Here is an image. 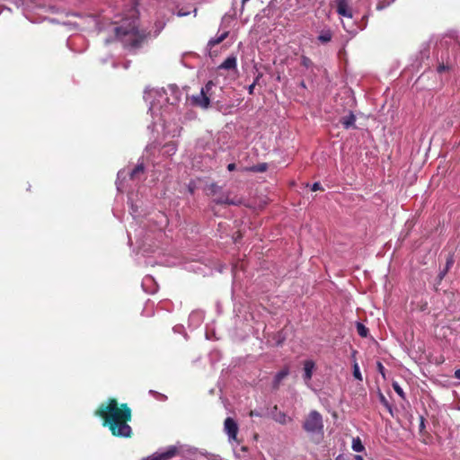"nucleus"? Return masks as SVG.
Segmentation results:
<instances>
[{
	"mask_svg": "<svg viewBox=\"0 0 460 460\" xmlns=\"http://www.w3.org/2000/svg\"><path fill=\"white\" fill-rule=\"evenodd\" d=\"M356 328L359 336L366 338L368 335V329L363 323H357Z\"/></svg>",
	"mask_w": 460,
	"mask_h": 460,
	"instance_id": "obj_20",
	"label": "nucleus"
},
{
	"mask_svg": "<svg viewBox=\"0 0 460 460\" xmlns=\"http://www.w3.org/2000/svg\"><path fill=\"white\" fill-rule=\"evenodd\" d=\"M303 429L307 433L323 435V420L322 414L317 411H311L303 422Z\"/></svg>",
	"mask_w": 460,
	"mask_h": 460,
	"instance_id": "obj_4",
	"label": "nucleus"
},
{
	"mask_svg": "<svg viewBox=\"0 0 460 460\" xmlns=\"http://www.w3.org/2000/svg\"><path fill=\"white\" fill-rule=\"evenodd\" d=\"M227 36H228V31H225L220 36H218L215 39H211L208 41V46L212 48V47L221 43L223 40H225V39H226Z\"/></svg>",
	"mask_w": 460,
	"mask_h": 460,
	"instance_id": "obj_16",
	"label": "nucleus"
},
{
	"mask_svg": "<svg viewBox=\"0 0 460 460\" xmlns=\"http://www.w3.org/2000/svg\"><path fill=\"white\" fill-rule=\"evenodd\" d=\"M455 377L460 379V369H456L455 371Z\"/></svg>",
	"mask_w": 460,
	"mask_h": 460,
	"instance_id": "obj_33",
	"label": "nucleus"
},
{
	"mask_svg": "<svg viewBox=\"0 0 460 460\" xmlns=\"http://www.w3.org/2000/svg\"><path fill=\"white\" fill-rule=\"evenodd\" d=\"M311 190L313 191H316V190H323L322 185L320 182H314L312 187H311Z\"/></svg>",
	"mask_w": 460,
	"mask_h": 460,
	"instance_id": "obj_28",
	"label": "nucleus"
},
{
	"mask_svg": "<svg viewBox=\"0 0 460 460\" xmlns=\"http://www.w3.org/2000/svg\"><path fill=\"white\" fill-rule=\"evenodd\" d=\"M249 415L251 417H253V416L260 417L261 416V414L259 412L255 411H251Z\"/></svg>",
	"mask_w": 460,
	"mask_h": 460,
	"instance_id": "obj_31",
	"label": "nucleus"
},
{
	"mask_svg": "<svg viewBox=\"0 0 460 460\" xmlns=\"http://www.w3.org/2000/svg\"><path fill=\"white\" fill-rule=\"evenodd\" d=\"M214 86L212 81H208L204 87L201 88L200 93L198 95L191 97V102L193 105L207 109L210 103V92Z\"/></svg>",
	"mask_w": 460,
	"mask_h": 460,
	"instance_id": "obj_5",
	"label": "nucleus"
},
{
	"mask_svg": "<svg viewBox=\"0 0 460 460\" xmlns=\"http://www.w3.org/2000/svg\"><path fill=\"white\" fill-rule=\"evenodd\" d=\"M437 70H438V73H443L445 71H448L449 70V66L445 65V64H440V65H438Z\"/></svg>",
	"mask_w": 460,
	"mask_h": 460,
	"instance_id": "obj_26",
	"label": "nucleus"
},
{
	"mask_svg": "<svg viewBox=\"0 0 460 460\" xmlns=\"http://www.w3.org/2000/svg\"><path fill=\"white\" fill-rule=\"evenodd\" d=\"M207 195L213 198V201L219 205H234L238 206L243 203V199L237 196L230 198L229 194L223 193L222 188L217 183H211L206 188Z\"/></svg>",
	"mask_w": 460,
	"mask_h": 460,
	"instance_id": "obj_3",
	"label": "nucleus"
},
{
	"mask_svg": "<svg viewBox=\"0 0 460 460\" xmlns=\"http://www.w3.org/2000/svg\"><path fill=\"white\" fill-rule=\"evenodd\" d=\"M145 167L143 164H137L130 172L129 177L131 180L138 179L139 175L143 174Z\"/></svg>",
	"mask_w": 460,
	"mask_h": 460,
	"instance_id": "obj_15",
	"label": "nucleus"
},
{
	"mask_svg": "<svg viewBox=\"0 0 460 460\" xmlns=\"http://www.w3.org/2000/svg\"><path fill=\"white\" fill-rule=\"evenodd\" d=\"M271 417L276 422L282 425H285L292 420V419L288 417L285 412L279 411L277 405H275L271 411Z\"/></svg>",
	"mask_w": 460,
	"mask_h": 460,
	"instance_id": "obj_10",
	"label": "nucleus"
},
{
	"mask_svg": "<svg viewBox=\"0 0 460 460\" xmlns=\"http://www.w3.org/2000/svg\"><path fill=\"white\" fill-rule=\"evenodd\" d=\"M249 0H242V8H243L244 4L248 2Z\"/></svg>",
	"mask_w": 460,
	"mask_h": 460,
	"instance_id": "obj_37",
	"label": "nucleus"
},
{
	"mask_svg": "<svg viewBox=\"0 0 460 460\" xmlns=\"http://www.w3.org/2000/svg\"><path fill=\"white\" fill-rule=\"evenodd\" d=\"M301 65L305 68H309L313 66V61L308 57L303 55L301 57Z\"/></svg>",
	"mask_w": 460,
	"mask_h": 460,
	"instance_id": "obj_23",
	"label": "nucleus"
},
{
	"mask_svg": "<svg viewBox=\"0 0 460 460\" xmlns=\"http://www.w3.org/2000/svg\"><path fill=\"white\" fill-rule=\"evenodd\" d=\"M377 370L383 376V377H385V367L383 366V364L381 362L377 363Z\"/></svg>",
	"mask_w": 460,
	"mask_h": 460,
	"instance_id": "obj_29",
	"label": "nucleus"
},
{
	"mask_svg": "<svg viewBox=\"0 0 460 460\" xmlns=\"http://www.w3.org/2000/svg\"><path fill=\"white\" fill-rule=\"evenodd\" d=\"M352 449L355 452H362L365 450V447L363 446L360 438L358 437L356 438H353L352 440Z\"/></svg>",
	"mask_w": 460,
	"mask_h": 460,
	"instance_id": "obj_17",
	"label": "nucleus"
},
{
	"mask_svg": "<svg viewBox=\"0 0 460 460\" xmlns=\"http://www.w3.org/2000/svg\"><path fill=\"white\" fill-rule=\"evenodd\" d=\"M354 458H355V460H364V459H363V456H359V455H356V456H354Z\"/></svg>",
	"mask_w": 460,
	"mask_h": 460,
	"instance_id": "obj_35",
	"label": "nucleus"
},
{
	"mask_svg": "<svg viewBox=\"0 0 460 460\" xmlns=\"http://www.w3.org/2000/svg\"><path fill=\"white\" fill-rule=\"evenodd\" d=\"M109 30L113 33L111 38L105 39L106 43L119 40L128 49H139L149 36L146 30L138 28V17L137 10L132 7L125 18L119 22L116 21L109 26Z\"/></svg>",
	"mask_w": 460,
	"mask_h": 460,
	"instance_id": "obj_2",
	"label": "nucleus"
},
{
	"mask_svg": "<svg viewBox=\"0 0 460 460\" xmlns=\"http://www.w3.org/2000/svg\"><path fill=\"white\" fill-rule=\"evenodd\" d=\"M393 388L401 398L405 399V394L397 383L393 384Z\"/></svg>",
	"mask_w": 460,
	"mask_h": 460,
	"instance_id": "obj_24",
	"label": "nucleus"
},
{
	"mask_svg": "<svg viewBox=\"0 0 460 460\" xmlns=\"http://www.w3.org/2000/svg\"><path fill=\"white\" fill-rule=\"evenodd\" d=\"M453 262H454V261H453V259H452V258L447 259V263H446V269L444 270V271H443V272H441V273H440V278H441V279L445 276V274L447 273V270H449V268L453 265Z\"/></svg>",
	"mask_w": 460,
	"mask_h": 460,
	"instance_id": "obj_25",
	"label": "nucleus"
},
{
	"mask_svg": "<svg viewBox=\"0 0 460 460\" xmlns=\"http://www.w3.org/2000/svg\"><path fill=\"white\" fill-rule=\"evenodd\" d=\"M300 86L305 89L306 88L305 83L304 81L300 83Z\"/></svg>",
	"mask_w": 460,
	"mask_h": 460,
	"instance_id": "obj_36",
	"label": "nucleus"
},
{
	"mask_svg": "<svg viewBox=\"0 0 460 460\" xmlns=\"http://www.w3.org/2000/svg\"><path fill=\"white\" fill-rule=\"evenodd\" d=\"M378 397H379V401L382 403V405L385 406L387 409V411L393 415L392 405L389 403L386 397L381 392L378 393Z\"/></svg>",
	"mask_w": 460,
	"mask_h": 460,
	"instance_id": "obj_18",
	"label": "nucleus"
},
{
	"mask_svg": "<svg viewBox=\"0 0 460 460\" xmlns=\"http://www.w3.org/2000/svg\"><path fill=\"white\" fill-rule=\"evenodd\" d=\"M353 376L356 379L362 381V375L360 373L359 367H358V363H356V362L353 365Z\"/></svg>",
	"mask_w": 460,
	"mask_h": 460,
	"instance_id": "obj_22",
	"label": "nucleus"
},
{
	"mask_svg": "<svg viewBox=\"0 0 460 460\" xmlns=\"http://www.w3.org/2000/svg\"><path fill=\"white\" fill-rule=\"evenodd\" d=\"M341 125L345 129H349L350 128H356L355 122H356V116L353 114V112L349 111V113L344 117H342L340 120Z\"/></svg>",
	"mask_w": 460,
	"mask_h": 460,
	"instance_id": "obj_12",
	"label": "nucleus"
},
{
	"mask_svg": "<svg viewBox=\"0 0 460 460\" xmlns=\"http://www.w3.org/2000/svg\"><path fill=\"white\" fill-rule=\"evenodd\" d=\"M236 67V58L234 56L228 57L220 66V69H234Z\"/></svg>",
	"mask_w": 460,
	"mask_h": 460,
	"instance_id": "obj_13",
	"label": "nucleus"
},
{
	"mask_svg": "<svg viewBox=\"0 0 460 460\" xmlns=\"http://www.w3.org/2000/svg\"><path fill=\"white\" fill-rule=\"evenodd\" d=\"M268 169V165L265 163L258 164L256 165L252 166L249 170L254 172H264Z\"/></svg>",
	"mask_w": 460,
	"mask_h": 460,
	"instance_id": "obj_21",
	"label": "nucleus"
},
{
	"mask_svg": "<svg viewBox=\"0 0 460 460\" xmlns=\"http://www.w3.org/2000/svg\"><path fill=\"white\" fill-rule=\"evenodd\" d=\"M259 78H260V75H258V76L255 78L254 82H253V83L249 86V88H248V92H249V93H250V94H253V90H254V88H255V84H257V82H258Z\"/></svg>",
	"mask_w": 460,
	"mask_h": 460,
	"instance_id": "obj_27",
	"label": "nucleus"
},
{
	"mask_svg": "<svg viewBox=\"0 0 460 460\" xmlns=\"http://www.w3.org/2000/svg\"><path fill=\"white\" fill-rule=\"evenodd\" d=\"M351 0H335L336 12L339 15L351 19L353 17L352 8L350 7Z\"/></svg>",
	"mask_w": 460,
	"mask_h": 460,
	"instance_id": "obj_8",
	"label": "nucleus"
},
{
	"mask_svg": "<svg viewBox=\"0 0 460 460\" xmlns=\"http://www.w3.org/2000/svg\"><path fill=\"white\" fill-rule=\"evenodd\" d=\"M383 8H385V4L383 3H379L376 6V9L378 10H382Z\"/></svg>",
	"mask_w": 460,
	"mask_h": 460,
	"instance_id": "obj_34",
	"label": "nucleus"
},
{
	"mask_svg": "<svg viewBox=\"0 0 460 460\" xmlns=\"http://www.w3.org/2000/svg\"><path fill=\"white\" fill-rule=\"evenodd\" d=\"M424 428H425V424H424V418H423V417H420V430H421V429H424Z\"/></svg>",
	"mask_w": 460,
	"mask_h": 460,
	"instance_id": "obj_32",
	"label": "nucleus"
},
{
	"mask_svg": "<svg viewBox=\"0 0 460 460\" xmlns=\"http://www.w3.org/2000/svg\"><path fill=\"white\" fill-rule=\"evenodd\" d=\"M304 374H303V379L306 385L311 381L313 376V372L315 369V363L311 360L307 359L304 361Z\"/></svg>",
	"mask_w": 460,
	"mask_h": 460,
	"instance_id": "obj_9",
	"label": "nucleus"
},
{
	"mask_svg": "<svg viewBox=\"0 0 460 460\" xmlns=\"http://www.w3.org/2000/svg\"><path fill=\"white\" fill-rule=\"evenodd\" d=\"M289 375L288 367H283L279 372L276 374L274 376V380L272 382V388L274 390H278L280 386V384L283 379H285Z\"/></svg>",
	"mask_w": 460,
	"mask_h": 460,
	"instance_id": "obj_11",
	"label": "nucleus"
},
{
	"mask_svg": "<svg viewBox=\"0 0 460 460\" xmlns=\"http://www.w3.org/2000/svg\"><path fill=\"white\" fill-rule=\"evenodd\" d=\"M332 39V32L329 29L321 31L320 34L317 37L318 41H320L323 44L330 42Z\"/></svg>",
	"mask_w": 460,
	"mask_h": 460,
	"instance_id": "obj_14",
	"label": "nucleus"
},
{
	"mask_svg": "<svg viewBox=\"0 0 460 460\" xmlns=\"http://www.w3.org/2000/svg\"><path fill=\"white\" fill-rule=\"evenodd\" d=\"M164 152L169 155L175 154L177 145L174 142H169L164 146Z\"/></svg>",
	"mask_w": 460,
	"mask_h": 460,
	"instance_id": "obj_19",
	"label": "nucleus"
},
{
	"mask_svg": "<svg viewBox=\"0 0 460 460\" xmlns=\"http://www.w3.org/2000/svg\"><path fill=\"white\" fill-rule=\"evenodd\" d=\"M235 168H236V165H235V164H234V163L229 164L227 165V170H228L229 172H233V171H234V170H235Z\"/></svg>",
	"mask_w": 460,
	"mask_h": 460,
	"instance_id": "obj_30",
	"label": "nucleus"
},
{
	"mask_svg": "<svg viewBox=\"0 0 460 460\" xmlns=\"http://www.w3.org/2000/svg\"><path fill=\"white\" fill-rule=\"evenodd\" d=\"M94 415L102 419V426L107 427L112 436L123 438L132 437V428L128 425L132 411L127 403L119 404L116 398H108L98 406Z\"/></svg>",
	"mask_w": 460,
	"mask_h": 460,
	"instance_id": "obj_1",
	"label": "nucleus"
},
{
	"mask_svg": "<svg viewBox=\"0 0 460 460\" xmlns=\"http://www.w3.org/2000/svg\"><path fill=\"white\" fill-rule=\"evenodd\" d=\"M180 455V449L176 446H170L164 452H156L143 460H170Z\"/></svg>",
	"mask_w": 460,
	"mask_h": 460,
	"instance_id": "obj_6",
	"label": "nucleus"
},
{
	"mask_svg": "<svg viewBox=\"0 0 460 460\" xmlns=\"http://www.w3.org/2000/svg\"><path fill=\"white\" fill-rule=\"evenodd\" d=\"M224 430L228 436L229 441H235L239 443L237 439V433L239 430L236 421L231 417H227L224 421Z\"/></svg>",
	"mask_w": 460,
	"mask_h": 460,
	"instance_id": "obj_7",
	"label": "nucleus"
}]
</instances>
